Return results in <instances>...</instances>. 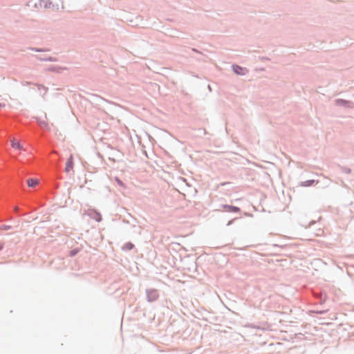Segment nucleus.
<instances>
[{
  "label": "nucleus",
  "mask_w": 354,
  "mask_h": 354,
  "mask_svg": "<svg viewBox=\"0 0 354 354\" xmlns=\"http://www.w3.org/2000/svg\"><path fill=\"white\" fill-rule=\"evenodd\" d=\"M37 87H38V90L41 92L42 91H44V95H45L48 91V88H46V86H43V85H41V84H37Z\"/></svg>",
  "instance_id": "nucleus-18"
},
{
  "label": "nucleus",
  "mask_w": 354,
  "mask_h": 354,
  "mask_svg": "<svg viewBox=\"0 0 354 354\" xmlns=\"http://www.w3.org/2000/svg\"><path fill=\"white\" fill-rule=\"evenodd\" d=\"M73 161L72 158H71L68 159L66 161L65 171L66 172H69L73 169Z\"/></svg>",
  "instance_id": "nucleus-10"
},
{
  "label": "nucleus",
  "mask_w": 354,
  "mask_h": 354,
  "mask_svg": "<svg viewBox=\"0 0 354 354\" xmlns=\"http://www.w3.org/2000/svg\"><path fill=\"white\" fill-rule=\"evenodd\" d=\"M147 300L149 302H153L159 297L158 292L156 289H147L146 290Z\"/></svg>",
  "instance_id": "nucleus-2"
},
{
  "label": "nucleus",
  "mask_w": 354,
  "mask_h": 354,
  "mask_svg": "<svg viewBox=\"0 0 354 354\" xmlns=\"http://www.w3.org/2000/svg\"><path fill=\"white\" fill-rule=\"evenodd\" d=\"M41 53L43 52H48L50 51V49L49 48H41Z\"/></svg>",
  "instance_id": "nucleus-20"
},
{
  "label": "nucleus",
  "mask_w": 354,
  "mask_h": 354,
  "mask_svg": "<svg viewBox=\"0 0 354 354\" xmlns=\"http://www.w3.org/2000/svg\"><path fill=\"white\" fill-rule=\"evenodd\" d=\"M51 1L50 0H39L38 3H36L35 6L36 8H48L51 5Z\"/></svg>",
  "instance_id": "nucleus-5"
},
{
  "label": "nucleus",
  "mask_w": 354,
  "mask_h": 354,
  "mask_svg": "<svg viewBox=\"0 0 354 354\" xmlns=\"http://www.w3.org/2000/svg\"><path fill=\"white\" fill-rule=\"evenodd\" d=\"M115 181L116 182L117 185L118 186H120L121 188H122V189L127 188L126 185L118 177L115 178Z\"/></svg>",
  "instance_id": "nucleus-14"
},
{
  "label": "nucleus",
  "mask_w": 354,
  "mask_h": 354,
  "mask_svg": "<svg viewBox=\"0 0 354 354\" xmlns=\"http://www.w3.org/2000/svg\"><path fill=\"white\" fill-rule=\"evenodd\" d=\"M340 171L344 174H350L351 172V169L348 167L344 166H339Z\"/></svg>",
  "instance_id": "nucleus-15"
},
{
  "label": "nucleus",
  "mask_w": 354,
  "mask_h": 354,
  "mask_svg": "<svg viewBox=\"0 0 354 354\" xmlns=\"http://www.w3.org/2000/svg\"><path fill=\"white\" fill-rule=\"evenodd\" d=\"M35 119H36L37 125L41 130L45 131V130L48 129V122H46L45 120H42L39 118H36Z\"/></svg>",
  "instance_id": "nucleus-6"
},
{
  "label": "nucleus",
  "mask_w": 354,
  "mask_h": 354,
  "mask_svg": "<svg viewBox=\"0 0 354 354\" xmlns=\"http://www.w3.org/2000/svg\"><path fill=\"white\" fill-rule=\"evenodd\" d=\"M232 71L238 75H245L248 70L246 68L242 67L237 64H233L232 66Z\"/></svg>",
  "instance_id": "nucleus-4"
},
{
  "label": "nucleus",
  "mask_w": 354,
  "mask_h": 354,
  "mask_svg": "<svg viewBox=\"0 0 354 354\" xmlns=\"http://www.w3.org/2000/svg\"><path fill=\"white\" fill-rule=\"evenodd\" d=\"M35 58L41 62H58V59L54 57H41L40 55H35Z\"/></svg>",
  "instance_id": "nucleus-7"
},
{
  "label": "nucleus",
  "mask_w": 354,
  "mask_h": 354,
  "mask_svg": "<svg viewBox=\"0 0 354 354\" xmlns=\"http://www.w3.org/2000/svg\"><path fill=\"white\" fill-rule=\"evenodd\" d=\"M38 183V180L36 179L30 178L28 180V185L30 187H35Z\"/></svg>",
  "instance_id": "nucleus-12"
},
{
  "label": "nucleus",
  "mask_w": 354,
  "mask_h": 354,
  "mask_svg": "<svg viewBox=\"0 0 354 354\" xmlns=\"http://www.w3.org/2000/svg\"><path fill=\"white\" fill-rule=\"evenodd\" d=\"M203 132H204V133H205V134H206V133H207V131H206V130H205V129H203Z\"/></svg>",
  "instance_id": "nucleus-25"
},
{
  "label": "nucleus",
  "mask_w": 354,
  "mask_h": 354,
  "mask_svg": "<svg viewBox=\"0 0 354 354\" xmlns=\"http://www.w3.org/2000/svg\"><path fill=\"white\" fill-rule=\"evenodd\" d=\"M316 183H317V181H316L315 180H308L306 181L301 182L300 185L302 187H310Z\"/></svg>",
  "instance_id": "nucleus-8"
},
{
  "label": "nucleus",
  "mask_w": 354,
  "mask_h": 354,
  "mask_svg": "<svg viewBox=\"0 0 354 354\" xmlns=\"http://www.w3.org/2000/svg\"><path fill=\"white\" fill-rule=\"evenodd\" d=\"M335 104L337 106H342L344 108H353L354 103L349 100L339 98L335 100Z\"/></svg>",
  "instance_id": "nucleus-3"
},
{
  "label": "nucleus",
  "mask_w": 354,
  "mask_h": 354,
  "mask_svg": "<svg viewBox=\"0 0 354 354\" xmlns=\"http://www.w3.org/2000/svg\"><path fill=\"white\" fill-rule=\"evenodd\" d=\"M64 68L61 67V66H50L48 68V71H50V72H54V73H61L62 71H63Z\"/></svg>",
  "instance_id": "nucleus-9"
},
{
  "label": "nucleus",
  "mask_w": 354,
  "mask_h": 354,
  "mask_svg": "<svg viewBox=\"0 0 354 354\" xmlns=\"http://www.w3.org/2000/svg\"><path fill=\"white\" fill-rule=\"evenodd\" d=\"M134 248V244L131 242H127L122 246L123 250H131Z\"/></svg>",
  "instance_id": "nucleus-11"
},
{
  "label": "nucleus",
  "mask_w": 354,
  "mask_h": 354,
  "mask_svg": "<svg viewBox=\"0 0 354 354\" xmlns=\"http://www.w3.org/2000/svg\"><path fill=\"white\" fill-rule=\"evenodd\" d=\"M5 106L4 104H3L0 103V108L3 107V106Z\"/></svg>",
  "instance_id": "nucleus-24"
},
{
  "label": "nucleus",
  "mask_w": 354,
  "mask_h": 354,
  "mask_svg": "<svg viewBox=\"0 0 354 354\" xmlns=\"http://www.w3.org/2000/svg\"><path fill=\"white\" fill-rule=\"evenodd\" d=\"M215 212H226L230 213L234 215H239V216H235L233 218H231L227 223V226L231 225L234 221L238 218H240L241 214V209L240 207L237 206H234L232 205H227V204H221L219 205V208L214 210Z\"/></svg>",
  "instance_id": "nucleus-1"
},
{
  "label": "nucleus",
  "mask_w": 354,
  "mask_h": 354,
  "mask_svg": "<svg viewBox=\"0 0 354 354\" xmlns=\"http://www.w3.org/2000/svg\"><path fill=\"white\" fill-rule=\"evenodd\" d=\"M3 248V243H0V251L2 250Z\"/></svg>",
  "instance_id": "nucleus-22"
},
{
  "label": "nucleus",
  "mask_w": 354,
  "mask_h": 354,
  "mask_svg": "<svg viewBox=\"0 0 354 354\" xmlns=\"http://www.w3.org/2000/svg\"><path fill=\"white\" fill-rule=\"evenodd\" d=\"M79 252L80 249L78 248H74L73 250H71L69 251V256L71 257H75Z\"/></svg>",
  "instance_id": "nucleus-17"
},
{
  "label": "nucleus",
  "mask_w": 354,
  "mask_h": 354,
  "mask_svg": "<svg viewBox=\"0 0 354 354\" xmlns=\"http://www.w3.org/2000/svg\"><path fill=\"white\" fill-rule=\"evenodd\" d=\"M28 49L34 52L41 53V48L30 47Z\"/></svg>",
  "instance_id": "nucleus-19"
},
{
  "label": "nucleus",
  "mask_w": 354,
  "mask_h": 354,
  "mask_svg": "<svg viewBox=\"0 0 354 354\" xmlns=\"http://www.w3.org/2000/svg\"><path fill=\"white\" fill-rule=\"evenodd\" d=\"M192 51L199 53L200 52L195 48H192Z\"/></svg>",
  "instance_id": "nucleus-23"
},
{
  "label": "nucleus",
  "mask_w": 354,
  "mask_h": 354,
  "mask_svg": "<svg viewBox=\"0 0 354 354\" xmlns=\"http://www.w3.org/2000/svg\"><path fill=\"white\" fill-rule=\"evenodd\" d=\"M244 215L246 216H252L251 214L247 213V212H244Z\"/></svg>",
  "instance_id": "nucleus-21"
},
{
  "label": "nucleus",
  "mask_w": 354,
  "mask_h": 354,
  "mask_svg": "<svg viewBox=\"0 0 354 354\" xmlns=\"http://www.w3.org/2000/svg\"><path fill=\"white\" fill-rule=\"evenodd\" d=\"M92 218L95 219L97 222H100L102 221V215L100 212L97 211H94V216H92Z\"/></svg>",
  "instance_id": "nucleus-13"
},
{
  "label": "nucleus",
  "mask_w": 354,
  "mask_h": 354,
  "mask_svg": "<svg viewBox=\"0 0 354 354\" xmlns=\"http://www.w3.org/2000/svg\"><path fill=\"white\" fill-rule=\"evenodd\" d=\"M208 89L211 90V87L209 85H208Z\"/></svg>",
  "instance_id": "nucleus-26"
},
{
  "label": "nucleus",
  "mask_w": 354,
  "mask_h": 354,
  "mask_svg": "<svg viewBox=\"0 0 354 354\" xmlns=\"http://www.w3.org/2000/svg\"><path fill=\"white\" fill-rule=\"evenodd\" d=\"M12 147L17 149H21L22 148L21 143L18 141H12Z\"/></svg>",
  "instance_id": "nucleus-16"
}]
</instances>
